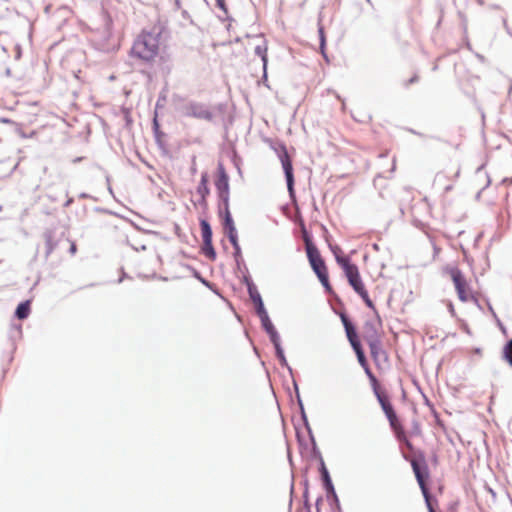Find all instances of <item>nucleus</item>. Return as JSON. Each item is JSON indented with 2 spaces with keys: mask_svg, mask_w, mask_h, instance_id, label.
<instances>
[{
  "mask_svg": "<svg viewBox=\"0 0 512 512\" xmlns=\"http://www.w3.org/2000/svg\"><path fill=\"white\" fill-rule=\"evenodd\" d=\"M164 29L161 23L142 29L133 41L130 57L141 63H153L160 54Z\"/></svg>",
  "mask_w": 512,
  "mask_h": 512,
  "instance_id": "f257e3e1",
  "label": "nucleus"
},
{
  "mask_svg": "<svg viewBox=\"0 0 512 512\" xmlns=\"http://www.w3.org/2000/svg\"><path fill=\"white\" fill-rule=\"evenodd\" d=\"M335 258L337 263L344 270L348 283L351 285L354 291L363 299L368 307H373V302L371 301L368 291L361 279L357 265L351 263L347 257L336 255Z\"/></svg>",
  "mask_w": 512,
  "mask_h": 512,
  "instance_id": "f03ea898",
  "label": "nucleus"
},
{
  "mask_svg": "<svg viewBox=\"0 0 512 512\" xmlns=\"http://www.w3.org/2000/svg\"><path fill=\"white\" fill-rule=\"evenodd\" d=\"M406 460L410 461V464L412 466L413 472L415 474V477L417 479V482L421 488L422 494L425 498L427 508L429 512H436L432 506L431 503V497L429 490L427 488V480L430 477L429 468L425 460V456L422 452L418 453L417 456L413 458H408L407 456H404Z\"/></svg>",
  "mask_w": 512,
  "mask_h": 512,
  "instance_id": "7ed1b4c3",
  "label": "nucleus"
},
{
  "mask_svg": "<svg viewBox=\"0 0 512 512\" xmlns=\"http://www.w3.org/2000/svg\"><path fill=\"white\" fill-rule=\"evenodd\" d=\"M380 406L389 421L390 427H391L392 431L394 432L396 439L400 443H403L407 447L408 450L413 451L414 446L411 443V441L408 439L407 434L404 430V427L401 424L400 420L398 419L397 414H396L390 400L384 401V403H382V405H380Z\"/></svg>",
  "mask_w": 512,
  "mask_h": 512,
  "instance_id": "20e7f679",
  "label": "nucleus"
},
{
  "mask_svg": "<svg viewBox=\"0 0 512 512\" xmlns=\"http://www.w3.org/2000/svg\"><path fill=\"white\" fill-rule=\"evenodd\" d=\"M448 274L450 275L454 283L457 296L460 301L469 302L476 300V295L473 291V288L471 287L470 283L466 280L464 274L458 267L449 268Z\"/></svg>",
  "mask_w": 512,
  "mask_h": 512,
  "instance_id": "39448f33",
  "label": "nucleus"
},
{
  "mask_svg": "<svg viewBox=\"0 0 512 512\" xmlns=\"http://www.w3.org/2000/svg\"><path fill=\"white\" fill-rule=\"evenodd\" d=\"M353 350L355 351L356 355H357V359H358V362L359 364L362 366V368L364 369L368 379H369V382L371 384V387H372V390L374 392V395L376 396L378 402L380 405H382V403H384V401H389V397L388 395L381 389L380 387V384L377 380V378L375 377V375L372 373L369 365H368V362L366 360V357L364 355V352H363V349H362V346H361V343L360 344H357V346H352Z\"/></svg>",
  "mask_w": 512,
  "mask_h": 512,
  "instance_id": "423d86ee",
  "label": "nucleus"
},
{
  "mask_svg": "<svg viewBox=\"0 0 512 512\" xmlns=\"http://www.w3.org/2000/svg\"><path fill=\"white\" fill-rule=\"evenodd\" d=\"M310 266L317 275L320 283L328 294H333L332 286L329 282L328 268L323 260L319 250H312L307 254Z\"/></svg>",
  "mask_w": 512,
  "mask_h": 512,
  "instance_id": "0eeeda50",
  "label": "nucleus"
},
{
  "mask_svg": "<svg viewBox=\"0 0 512 512\" xmlns=\"http://www.w3.org/2000/svg\"><path fill=\"white\" fill-rule=\"evenodd\" d=\"M364 340L369 345L370 354L376 367L378 369H382V365L388 363V354L382 348V342L378 331L373 330V333L366 334L364 336Z\"/></svg>",
  "mask_w": 512,
  "mask_h": 512,
  "instance_id": "6e6552de",
  "label": "nucleus"
},
{
  "mask_svg": "<svg viewBox=\"0 0 512 512\" xmlns=\"http://www.w3.org/2000/svg\"><path fill=\"white\" fill-rule=\"evenodd\" d=\"M203 246L202 251L204 255L210 260H215L216 252L212 245V230L209 223L206 220L200 222Z\"/></svg>",
  "mask_w": 512,
  "mask_h": 512,
  "instance_id": "1a4fd4ad",
  "label": "nucleus"
},
{
  "mask_svg": "<svg viewBox=\"0 0 512 512\" xmlns=\"http://www.w3.org/2000/svg\"><path fill=\"white\" fill-rule=\"evenodd\" d=\"M281 164L286 176L287 188L291 197L294 196V176H293V166L290 156L286 150L283 148V153L280 156Z\"/></svg>",
  "mask_w": 512,
  "mask_h": 512,
  "instance_id": "9d476101",
  "label": "nucleus"
},
{
  "mask_svg": "<svg viewBox=\"0 0 512 512\" xmlns=\"http://www.w3.org/2000/svg\"><path fill=\"white\" fill-rule=\"evenodd\" d=\"M215 186L219 195V198L223 201L224 206L229 204V179L224 170L220 167L218 177L215 181Z\"/></svg>",
  "mask_w": 512,
  "mask_h": 512,
  "instance_id": "9b49d317",
  "label": "nucleus"
},
{
  "mask_svg": "<svg viewBox=\"0 0 512 512\" xmlns=\"http://www.w3.org/2000/svg\"><path fill=\"white\" fill-rule=\"evenodd\" d=\"M341 320L344 325L345 332H346L347 338H348L351 346H357V344H360V340L358 338L356 329L353 326V324L349 321V319L345 315H341Z\"/></svg>",
  "mask_w": 512,
  "mask_h": 512,
  "instance_id": "f8f14e48",
  "label": "nucleus"
},
{
  "mask_svg": "<svg viewBox=\"0 0 512 512\" xmlns=\"http://www.w3.org/2000/svg\"><path fill=\"white\" fill-rule=\"evenodd\" d=\"M261 322H262V325L265 328V330L269 333L271 340L276 347L277 354L279 356L283 357L282 351H281V349L279 347V343H278V334H277L273 324L271 323L269 317L267 316V320H265V318H262Z\"/></svg>",
  "mask_w": 512,
  "mask_h": 512,
  "instance_id": "ddd939ff",
  "label": "nucleus"
},
{
  "mask_svg": "<svg viewBox=\"0 0 512 512\" xmlns=\"http://www.w3.org/2000/svg\"><path fill=\"white\" fill-rule=\"evenodd\" d=\"M188 110L189 114L193 115L194 117L207 120H210L212 118V113L207 108L201 105L192 104L189 106Z\"/></svg>",
  "mask_w": 512,
  "mask_h": 512,
  "instance_id": "4468645a",
  "label": "nucleus"
},
{
  "mask_svg": "<svg viewBox=\"0 0 512 512\" xmlns=\"http://www.w3.org/2000/svg\"><path fill=\"white\" fill-rule=\"evenodd\" d=\"M198 194L201 196L202 200L204 201L206 197L209 195L210 190L208 187V175L207 173H203L201 175V181L197 188Z\"/></svg>",
  "mask_w": 512,
  "mask_h": 512,
  "instance_id": "2eb2a0df",
  "label": "nucleus"
},
{
  "mask_svg": "<svg viewBox=\"0 0 512 512\" xmlns=\"http://www.w3.org/2000/svg\"><path fill=\"white\" fill-rule=\"evenodd\" d=\"M224 229L226 233L232 232V229L233 232L236 231V227L234 225V221L231 217V213L229 210V204H227V206H224Z\"/></svg>",
  "mask_w": 512,
  "mask_h": 512,
  "instance_id": "dca6fc26",
  "label": "nucleus"
},
{
  "mask_svg": "<svg viewBox=\"0 0 512 512\" xmlns=\"http://www.w3.org/2000/svg\"><path fill=\"white\" fill-rule=\"evenodd\" d=\"M30 314V301L27 300L18 305L15 315L18 319H26Z\"/></svg>",
  "mask_w": 512,
  "mask_h": 512,
  "instance_id": "f3484780",
  "label": "nucleus"
},
{
  "mask_svg": "<svg viewBox=\"0 0 512 512\" xmlns=\"http://www.w3.org/2000/svg\"><path fill=\"white\" fill-rule=\"evenodd\" d=\"M302 236L305 242L306 254H310V251L312 250H318V248L313 244L310 235L304 227L302 228Z\"/></svg>",
  "mask_w": 512,
  "mask_h": 512,
  "instance_id": "a211bd4d",
  "label": "nucleus"
},
{
  "mask_svg": "<svg viewBox=\"0 0 512 512\" xmlns=\"http://www.w3.org/2000/svg\"><path fill=\"white\" fill-rule=\"evenodd\" d=\"M319 38H320V51L324 58H326L325 48H326V37L324 32L323 25H319L318 28Z\"/></svg>",
  "mask_w": 512,
  "mask_h": 512,
  "instance_id": "6ab92c4d",
  "label": "nucleus"
},
{
  "mask_svg": "<svg viewBox=\"0 0 512 512\" xmlns=\"http://www.w3.org/2000/svg\"><path fill=\"white\" fill-rule=\"evenodd\" d=\"M504 359L512 366V339L503 348Z\"/></svg>",
  "mask_w": 512,
  "mask_h": 512,
  "instance_id": "aec40b11",
  "label": "nucleus"
},
{
  "mask_svg": "<svg viewBox=\"0 0 512 512\" xmlns=\"http://www.w3.org/2000/svg\"><path fill=\"white\" fill-rule=\"evenodd\" d=\"M257 301H258V304H255V305H256V310H257V313H258L260 319L265 318V320H267L268 314L264 308L260 294H257Z\"/></svg>",
  "mask_w": 512,
  "mask_h": 512,
  "instance_id": "412c9836",
  "label": "nucleus"
},
{
  "mask_svg": "<svg viewBox=\"0 0 512 512\" xmlns=\"http://www.w3.org/2000/svg\"><path fill=\"white\" fill-rule=\"evenodd\" d=\"M227 236L236 250H239V244L237 239V231L228 232Z\"/></svg>",
  "mask_w": 512,
  "mask_h": 512,
  "instance_id": "4be33fe9",
  "label": "nucleus"
},
{
  "mask_svg": "<svg viewBox=\"0 0 512 512\" xmlns=\"http://www.w3.org/2000/svg\"><path fill=\"white\" fill-rule=\"evenodd\" d=\"M373 330H377L375 328L374 323L372 322H366L363 327V337L368 333H373Z\"/></svg>",
  "mask_w": 512,
  "mask_h": 512,
  "instance_id": "5701e85b",
  "label": "nucleus"
},
{
  "mask_svg": "<svg viewBox=\"0 0 512 512\" xmlns=\"http://www.w3.org/2000/svg\"><path fill=\"white\" fill-rule=\"evenodd\" d=\"M216 5L219 9H221L225 14L228 13V8L225 0H216Z\"/></svg>",
  "mask_w": 512,
  "mask_h": 512,
  "instance_id": "b1692460",
  "label": "nucleus"
},
{
  "mask_svg": "<svg viewBox=\"0 0 512 512\" xmlns=\"http://www.w3.org/2000/svg\"><path fill=\"white\" fill-rule=\"evenodd\" d=\"M46 247H47V251H46V254L49 255L53 252V249H54V244H53V240L51 237L47 238L46 240Z\"/></svg>",
  "mask_w": 512,
  "mask_h": 512,
  "instance_id": "393cba45",
  "label": "nucleus"
},
{
  "mask_svg": "<svg viewBox=\"0 0 512 512\" xmlns=\"http://www.w3.org/2000/svg\"><path fill=\"white\" fill-rule=\"evenodd\" d=\"M257 292L253 293L251 290H250V296H251V299L252 301L254 302V304H258V301H257Z\"/></svg>",
  "mask_w": 512,
  "mask_h": 512,
  "instance_id": "a878e982",
  "label": "nucleus"
},
{
  "mask_svg": "<svg viewBox=\"0 0 512 512\" xmlns=\"http://www.w3.org/2000/svg\"><path fill=\"white\" fill-rule=\"evenodd\" d=\"M76 250H77L76 244H75L74 242H71V243H70V251H71V254H75V253H76Z\"/></svg>",
  "mask_w": 512,
  "mask_h": 512,
  "instance_id": "bb28decb",
  "label": "nucleus"
},
{
  "mask_svg": "<svg viewBox=\"0 0 512 512\" xmlns=\"http://www.w3.org/2000/svg\"><path fill=\"white\" fill-rule=\"evenodd\" d=\"M417 80H418V76H414V77H412V78L409 80L408 84H412V83L416 82Z\"/></svg>",
  "mask_w": 512,
  "mask_h": 512,
  "instance_id": "cd10ccee",
  "label": "nucleus"
},
{
  "mask_svg": "<svg viewBox=\"0 0 512 512\" xmlns=\"http://www.w3.org/2000/svg\"><path fill=\"white\" fill-rule=\"evenodd\" d=\"M324 475H325L326 480L329 481L328 473L326 471L324 472Z\"/></svg>",
  "mask_w": 512,
  "mask_h": 512,
  "instance_id": "c85d7f7f",
  "label": "nucleus"
}]
</instances>
